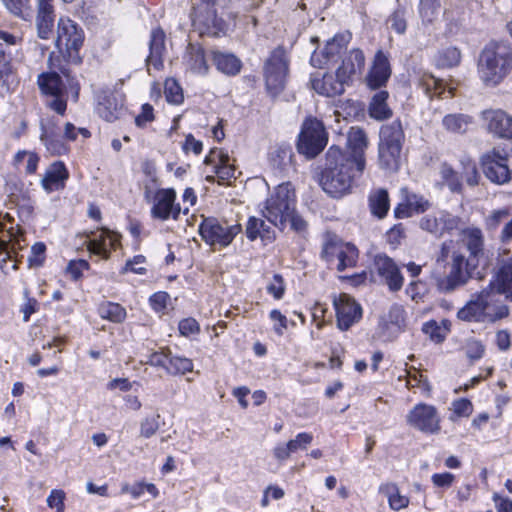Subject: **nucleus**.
Here are the masks:
<instances>
[{
    "mask_svg": "<svg viewBox=\"0 0 512 512\" xmlns=\"http://www.w3.org/2000/svg\"><path fill=\"white\" fill-rule=\"evenodd\" d=\"M362 173L339 147L331 146L326 153V168L320 185L331 197L340 198L350 192L355 179Z\"/></svg>",
    "mask_w": 512,
    "mask_h": 512,
    "instance_id": "obj_1",
    "label": "nucleus"
},
{
    "mask_svg": "<svg viewBox=\"0 0 512 512\" xmlns=\"http://www.w3.org/2000/svg\"><path fill=\"white\" fill-rule=\"evenodd\" d=\"M512 69V53L507 45L499 42L489 43L481 52L478 70L486 85L499 84Z\"/></svg>",
    "mask_w": 512,
    "mask_h": 512,
    "instance_id": "obj_2",
    "label": "nucleus"
},
{
    "mask_svg": "<svg viewBox=\"0 0 512 512\" xmlns=\"http://www.w3.org/2000/svg\"><path fill=\"white\" fill-rule=\"evenodd\" d=\"M508 314L509 309L506 305H498L496 293L485 288L458 311L457 317L467 322H494L507 317Z\"/></svg>",
    "mask_w": 512,
    "mask_h": 512,
    "instance_id": "obj_3",
    "label": "nucleus"
},
{
    "mask_svg": "<svg viewBox=\"0 0 512 512\" xmlns=\"http://www.w3.org/2000/svg\"><path fill=\"white\" fill-rule=\"evenodd\" d=\"M295 209V191L290 183L278 185L266 200L263 216L273 225L283 230Z\"/></svg>",
    "mask_w": 512,
    "mask_h": 512,
    "instance_id": "obj_4",
    "label": "nucleus"
},
{
    "mask_svg": "<svg viewBox=\"0 0 512 512\" xmlns=\"http://www.w3.org/2000/svg\"><path fill=\"white\" fill-rule=\"evenodd\" d=\"M404 142V132L399 120L383 125L380 130L379 161L382 168L396 171Z\"/></svg>",
    "mask_w": 512,
    "mask_h": 512,
    "instance_id": "obj_5",
    "label": "nucleus"
},
{
    "mask_svg": "<svg viewBox=\"0 0 512 512\" xmlns=\"http://www.w3.org/2000/svg\"><path fill=\"white\" fill-rule=\"evenodd\" d=\"M288 70L287 53L282 46H278L271 51L263 66L265 84L270 95L275 97L283 91Z\"/></svg>",
    "mask_w": 512,
    "mask_h": 512,
    "instance_id": "obj_6",
    "label": "nucleus"
},
{
    "mask_svg": "<svg viewBox=\"0 0 512 512\" xmlns=\"http://www.w3.org/2000/svg\"><path fill=\"white\" fill-rule=\"evenodd\" d=\"M477 263L469 260L462 252H454L449 263V272L437 278V288L440 292L450 293L464 286L471 278L472 270Z\"/></svg>",
    "mask_w": 512,
    "mask_h": 512,
    "instance_id": "obj_7",
    "label": "nucleus"
},
{
    "mask_svg": "<svg viewBox=\"0 0 512 512\" xmlns=\"http://www.w3.org/2000/svg\"><path fill=\"white\" fill-rule=\"evenodd\" d=\"M84 41V35L81 28L67 17H61L57 24V38L55 45L68 60L75 63L79 62L78 51Z\"/></svg>",
    "mask_w": 512,
    "mask_h": 512,
    "instance_id": "obj_8",
    "label": "nucleus"
},
{
    "mask_svg": "<svg viewBox=\"0 0 512 512\" xmlns=\"http://www.w3.org/2000/svg\"><path fill=\"white\" fill-rule=\"evenodd\" d=\"M321 257L328 263L338 260L337 270L356 266L358 249L351 243H345L335 235L328 234L323 244Z\"/></svg>",
    "mask_w": 512,
    "mask_h": 512,
    "instance_id": "obj_9",
    "label": "nucleus"
},
{
    "mask_svg": "<svg viewBox=\"0 0 512 512\" xmlns=\"http://www.w3.org/2000/svg\"><path fill=\"white\" fill-rule=\"evenodd\" d=\"M327 133L321 121L308 118L302 127L297 143L298 152L308 158L317 156L327 144Z\"/></svg>",
    "mask_w": 512,
    "mask_h": 512,
    "instance_id": "obj_10",
    "label": "nucleus"
},
{
    "mask_svg": "<svg viewBox=\"0 0 512 512\" xmlns=\"http://www.w3.org/2000/svg\"><path fill=\"white\" fill-rule=\"evenodd\" d=\"M508 155L499 148H493L481 156L480 164L483 173L492 183L502 185L512 180V170L509 168Z\"/></svg>",
    "mask_w": 512,
    "mask_h": 512,
    "instance_id": "obj_11",
    "label": "nucleus"
},
{
    "mask_svg": "<svg viewBox=\"0 0 512 512\" xmlns=\"http://www.w3.org/2000/svg\"><path fill=\"white\" fill-rule=\"evenodd\" d=\"M37 83L43 94L52 97L47 106L58 114L64 115L67 109L65 98L67 89L57 71L41 73Z\"/></svg>",
    "mask_w": 512,
    "mask_h": 512,
    "instance_id": "obj_12",
    "label": "nucleus"
},
{
    "mask_svg": "<svg viewBox=\"0 0 512 512\" xmlns=\"http://www.w3.org/2000/svg\"><path fill=\"white\" fill-rule=\"evenodd\" d=\"M240 231V225L223 226L214 218L204 219L199 227L200 235L207 244L221 247L229 245Z\"/></svg>",
    "mask_w": 512,
    "mask_h": 512,
    "instance_id": "obj_13",
    "label": "nucleus"
},
{
    "mask_svg": "<svg viewBox=\"0 0 512 512\" xmlns=\"http://www.w3.org/2000/svg\"><path fill=\"white\" fill-rule=\"evenodd\" d=\"M214 3L201 4L193 8L191 14L193 26L199 30L200 34L217 36L224 31L225 24L221 18L217 17Z\"/></svg>",
    "mask_w": 512,
    "mask_h": 512,
    "instance_id": "obj_14",
    "label": "nucleus"
},
{
    "mask_svg": "<svg viewBox=\"0 0 512 512\" xmlns=\"http://www.w3.org/2000/svg\"><path fill=\"white\" fill-rule=\"evenodd\" d=\"M407 422L424 433H438L440 419L435 407L427 404L416 405L407 415Z\"/></svg>",
    "mask_w": 512,
    "mask_h": 512,
    "instance_id": "obj_15",
    "label": "nucleus"
},
{
    "mask_svg": "<svg viewBox=\"0 0 512 512\" xmlns=\"http://www.w3.org/2000/svg\"><path fill=\"white\" fill-rule=\"evenodd\" d=\"M333 304L336 310L337 326L342 331L348 330L362 317L361 306L348 294L343 293L335 297Z\"/></svg>",
    "mask_w": 512,
    "mask_h": 512,
    "instance_id": "obj_16",
    "label": "nucleus"
},
{
    "mask_svg": "<svg viewBox=\"0 0 512 512\" xmlns=\"http://www.w3.org/2000/svg\"><path fill=\"white\" fill-rule=\"evenodd\" d=\"M176 192L172 188L159 189L155 192L154 202L151 208V215L155 219L165 221L172 217L177 220L181 208L179 204H175Z\"/></svg>",
    "mask_w": 512,
    "mask_h": 512,
    "instance_id": "obj_17",
    "label": "nucleus"
},
{
    "mask_svg": "<svg viewBox=\"0 0 512 512\" xmlns=\"http://www.w3.org/2000/svg\"><path fill=\"white\" fill-rule=\"evenodd\" d=\"M348 151L344 152L350 161L357 166V171L365 169V150L368 146V138L365 131L359 127H352L347 136Z\"/></svg>",
    "mask_w": 512,
    "mask_h": 512,
    "instance_id": "obj_18",
    "label": "nucleus"
},
{
    "mask_svg": "<svg viewBox=\"0 0 512 512\" xmlns=\"http://www.w3.org/2000/svg\"><path fill=\"white\" fill-rule=\"evenodd\" d=\"M391 73L392 70L388 56L382 50H378L366 76L367 86L373 90L384 87Z\"/></svg>",
    "mask_w": 512,
    "mask_h": 512,
    "instance_id": "obj_19",
    "label": "nucleus"
},
{
    "mask_svg": "<svg viewBox=\"0 0 512 512\" xmlns=\"http://www.w3.org/2000/svg\"><path fill=\"white\" fill-rule=\"evenodd\" d=\"M377 273L381 276L389 289L398 291L403 285V277L399 267L390 257L386 255H377L374 260Z\"/></svg>",
    "mask_w": 512,
    "mask_h": 512,
    "instance_id": "obj_20",
    "label": "nucleus"
},
{
    "mask_svg": "<svg viewBox=\"0 0 512 512\" xmlns=\"http://www.w3.org/2000/svg\"><path fill=\"white\" fill-rule=\"evenodd\" d=\"M487 129L499 138L512 139V117L502 110H485L482 113Z\"/></svg>",
    "mask_w": 512,
    "mask_h": 512,
    "instance_id": "obj_21",
    "label": "nucleus"
},
{
    "mask_svg": "<svg viewBox=\"0 0 512 512\" xmlns=\"http://www.w3.org/2000/svg\"><path fill=\"white\" fill-rule=\"evenodd\" d=\"M487 289L496 293V299L504 294L507 299L512 301V258L503 260L499 264V268Z\"/></svg>",
    "mask_w": 512,
    "mask_h": 512,
    "instance_id": "obj_22",
    "label": "nucleus"
},
{
    "mask_svg": "<svg viewBox=\"0 0 512 512\" xmlns=\"http://www.w3.org/2000/svg\"><path fill=\"white\" fill-rule=\"evenodd\" d=\"M347 40L343 35H337L328 41L321 51H314L311 56V64L314 67L322 68L336 58L346 49Z\"/></svg>",
    "mask_w": 512,
    "mask_h": 512,
    "instance_id": "obj_23",
    "label": "nucleus"
},
{
    "mask_svg": "<svg viewBox=\"0 0 512 512\" xmlns=\"http://www.w3.org/2000/svg\"><path fill=\"white\" fill-rule=\"evenodd\" d=\"M459 246L462 245L469 252L468 259L478 264V258L484 253V236L477 227H468L461 231Z\"/></svg>",
    "mask_w": 512,
    "mask_h": 512,
    "instance_id": "obj_24",
    "label": "nucleus"
},
{
    "mask_svg": "<svg viewBox=\"0 0 512 512\" xmlns=\"http://www.w3.org/2000/svg\"><path fill=\"white\" fill-rule=\"evenodd\" d=\"M364 65L363 52L360 49H353L345 56L342 65L337 69V77L348 84L355 75L362 72Z\"/></svg>",
    "mask_w": 512,
    "mask_h": 512,
    "instance_id": "obj_25",
    "label": "nucleus"
},
{
    "mask_svg": "<svg viewBox=\"0 0 512 512\" xmlns=\"http://www.w3.org/2000/svg\"><path fill=\"white\" fill-rule=\"evenodd\" d=\"M118 244V234L108 229H101V232L88 242V250L103 259H108L111 249H116Z\"/></svg>",
    "mask_w": 512,
    "mask_h": 512,
    "instance_id": "obj_26",
    "label": "nucleus"
},
{
    "mask_svg": "<svg viewBox=\"0 0 512 512\" xmlns=\"http://www.w3.org/2000/svg\"><path fill=\"white\" fill-rule=\"evenodd\" d=\"M311 85L318 94L333 97L344 92L346 83L337 77V74H324L322 77L313 76Z\"/></svg>",
    "mask_w": 512,
    "mask_h": 512,
    "instance_id": "obj_27",
    "label": "nucleus"
},
{
    "mask_svg": "<svg viewBox=\"0 0 512 512\" xmlns=\"http://www.w3.org/2000/svg\"><path fill=\"white\" fill-rule=\"evenodd\" d=\"M166 35L163 29L157 27L152 30L149 49L150 53L147 57V66H153L156 70H160L163 67V56L166 51L165 47Z\"/></svg>",
    "mask_w": 512,
    "mask_h": 512,
    "instance_id": "obj_28",
    "label": "nucleus"
},
{
    "mask_svg": "<svg viewBox=\"0 0 512 512\" xmlns=\"http://www.w3.org/2000/svg\"><path fill=\"white\" fill-rule=\"evenodd\" d=\"M69 177V172L63 162H54L46 171L42 186L47 192L63 189Z\"/></svg>",
    "mask_w": 512,
    "mask_h": 512,
    "instance_id": "obj_29",
    "label": "nucleus"
},
{
    "mask_svg": "<svg viewBox=\"0 0 512 512\" xmlns=\"http://www.w3.org/2000/svg\"><path fill=\"white\" fill-rule=\"evenodd\" d=\"M98 114L104 120L113 122L124 113V105L113 93H104L98 103Z\"/></svg>",
    "mask_w": 512,
    "mask_h": 512,
    "instance_id": "obj_30",
    "label": "nucleus"
},
{
    "mask_svg": "<svg viewBox=\"0 0 512 512\" xmlns=\"http://www.w3.org/2000/svg\"><path fill=\"white\" fill-rule=\"evenodd\" d=\"M212 60L216 68L226 75H236L242 67L240 59L230 53L213 51Z\"/></svg>",
    "mask_w": 512,
    "mask_h": 512,
    "instance_id": "obj_31",
    "label": "nucleus"
},
{
    "mask_svg": "<svg viewBox=\"0 0 512 512\" xmlns=\"http://www.w3.org/2000/svg\"><path fill=\"white\" fill-rule=\"evenodd\" d=\"M472 123L473 118L463 113L447 114L442 119V126L452 134H465Z\"/></svg>",
    "mask_w": 512,
    "mask_h": 512,
    "instance_id": "obj_32",
    "label": "nucleus"
},
{
    "mask_svg": "<svg viewBox=\"0 0 512 512\" xmlns=\"http://www.w3.org/2000/svg\"><path fill=\"white\" fill-rule=\"evenodd\" d=\"M368 203L374 216L380 219L385 217L390 207L388 191L384 188L372 190L368 197Z\"/></svg>",
    "mask_w": 512,
    "mask_h": 512,
    "instance_id": "obj_33",
    "label": "nucleus"
},
{
    "mask_svg": "<svg viewBox=\"0 0 512 512\" xmlns=\"http://www.w3.org/2000/svg\"><path fill=\"white\" fill-rule=\"evenodd\" d=\"M379 491L388 498L389 507L392 510L399 511L408 507L410 502L409 498L400 494L399 488L396 484H383L379 487Z\"/></svg>",
    "mask_w": 512,
    "mask_h": 512,
    "instance_id": "obj_34",
    "label": "nucleus"
},
{
    "mask_svg": "<svg viewBox=\"0 0 512 512\" xmlns=\"http://www.w3.org/2000/svg\"><path fill=\"white\" fill-rule=\"evenodd\" d=\"M388 92L381 90L377 92L369 105V114L377 120H384L391 116L392 112L387 105Z\"/></svg>",
    "mask_w": 512,
    "mask_h": 512,
    "instance_id": "obj_35",
    "label": "nucleus"
},
{
    "mask_svg": "<svg viewBox=\"0 0 512 512\" xmlns=\"http://www.w3.org/2000/svg\"><path fill=\"white\" fill-rule=\"evenodd\" d=\"M41 130L40 139L50 154L60 156L68 152V146L60 139L59 135L49 131L44 125L41 126Z\"/></svg>",
    "mask_w": 512,
    "mask_h": 512,
    "instance_id": "obj_36",
    "label": "nucleus"
},
{
    "mask_svg": "<svg viewBox=\"0 0 512 512\" xmlns=\"http://www.w3.org/2000/svg\"><path fill=\"white\" fill-rule=\"evenodd\" d=\"M48 64L50 69L59 70L67 80V91H71L74 101L78 100L80 85L77 80L70 76L68 69H66L62 65V61L59 56H55L54 53H51L48 59Z\"/></svg>",
    "mask_w": 512,
    "mask_h": 512,
    "instance_id": "obj_37",
    "label": "nucleus"
},
{
    "mask_svg": "<svg viewBox=\"0 0 512 512\" xmlns=\"http://www.w3.org/2000/svg\"><path fill=\"white\" fill-rule=\"evenodd\" d=\"M440 9V0H420L419 15L422 24L425 26L433 24L439 16Z\"/></svg>",
    "mask_w": 512,
    "mask_h": 512,
    "instance_id": "obj_38",
    "label": "nucleus"
},
{
    "mask_svg": "<svg viewBox=\"0 0 512 512\" xmlns=\"http://www.w3.org/2000/svg\"><path fill=\"white\" fill-rule=\"evenodd\" d=\"M418 84L430 98L441 97L445 92L443 81L435 78L432 74L423 73L418 79Z\"/></svg>",
    "mask_w": 512,
    "mask_h": 512,
    "instance_id": "obj_39",
    "label": "nucleus"
},
{
    "mask_svg": "<svg viewBox=\"0 0 512 512\" xmlns=\"http://www.w3.org/2000/svg\"><path fill=\"white\" fill-rule=\"evenodd\" d=\"M449 323L448 321H442L441 324L437 323L434 320L426 322L423 324L422 331L429 336V338L435 343H442L448 332H449Z\"/></svg>",
    "mask_w": 512,
    "mask_h": 512,
    "instance_id": "obj_40",
    "label": "nucleus"
},
{
    "mask_svg": "<svg viewBox=\"0 0 512 512\" xmlns=\"http://www.w3.org/2000/svg\"><path fill=\"white\" fill-rule=\"evenodd\" d=\"M189 67L193 72L198 74H206L208 72L204 50L201 47L190 46Z\"/></svg>",
    "mask_w": 512,
    "mask_h": 512,
    "instance_id": "obj_41",
    "label": "nucleus"
},
{
    "mask_svg": "<svg viewBox=\"0 0 512 512\" xmlns=\"http://www.w3.org/2000/svg\"><path fill=\"white\" fill-rule=\"evenodd\" d=\"M461 52L456 47H447L438 52L436 62L439 67L451 68L459 65Z\"/></svg>",
    "mask_w": 512,
    "mask_h": 512,
    "instance_id": "obj_42",
    "label": "nucleus"
},
{
    "mask_svg": "<svg viewBox=\"0 0 512 512\" xmlns=\"http://www.w3.org/2000/svg\"><path fill=\"white\" fill-rule=\"evenodd\" d=\"M99 314L102 318L116 323L124 321L126 317L125 309L120 304L113 302L101 304L99 307Z\"/></svg>",
    "mask_w": 512,
    "mask_h": 512,
    "instance_id": "obj_43",
    "label": "nucleus"
},
{
    "mask_svg": "<svg viewBox=\"0 0 512 512\" xmlns=\"http://www.w3.org/2000/svg\"><path fill=\"white\" fill-rule=\"evenodd\" d=\"M5 7L16 17L28 19L32 15L30 0H2Z\"/></svg>",
    "mask_w": 512,
    "mask_h": 512,
    "instance_id": "obj_44",
    "label": "nucleus"
},
{
    "mask_svg": "<svg viewBox=\"0 0 512 512\" xmlns=\"http://www.w3.org/2000/svg\"><path fill=\"white\" fill-rule=\"evenodd\" d=\"M419 226L422 230L436 236L441 237L442 232V215L439 217L434 215H426L421 218Z\"/></svg>",
    "mask_w": 512,
    "mask_h": 512,
    "instance_id": "obj_45",
    "label": "nucleus"
},
{
    "mask_svg": "<svg viewBox=\"0 0 512 512\" xmlns=\"http://www.w3.org/2000/svg\"><path fill=\"white\" fill-rule=\"evenodd\" d=\"M193 363L190 359L184 357H171L167 372L171 375L185 374L192 371Z\"/></svg>",
    "mask_w": 512,
    "mask_h": 512,
    "instance_id": "obj_46",
    "label": "nucleus"
},
{
    "mask_svg": "<svg viewBox=\"0 0 512 512\" xmlns=\"http://www.w3.org/2000/svg\"><path fill=\"white\" fill-rule=\"evenodd\" d=\"M164 93L167 101L170 103L179 104L183 101L182 88L173 78H169L165 81Z\"/></svg>",
    "mask_w": 512,
    "mask_h": 512,
    "instance_id": "obj_47",
    "label": "nucleus"
},
{
    "mask_svg": "<svg viewBox=\"0 0 512 512\" xmlns=\"http://www.w3.org/2000/svg\"><path fill=\"white\" fill-rule=\"evenodd\" d=\"M55 15H39L36 16V25L38 36L42 39H48L54 27Z\"/></svg>",
    "mask_w": 512,
    "mask_h": 512,
    "instance_id": "obj_48",
    "label": "nucleus"
},
{
    "mask_svg": "<svg viewBox=\"0 0 512 512\" xmlns=\"http://www.w3.org/2000/svg\"><path fill=\"white\" fill-rule=\"evenodd\" d=\"M442 179L452 192H461L462 183L458 174L448 165H443L441 168Z\"/></svg>",
    "mask_w": 512,
    "mask_h": 512,
    "instance_id": "obj_49",
    "label": "nucleus"
},
{
    "mask_svg": "<svg viewBox=\"0 0 512 512\" xmlns=\"http://www.w3.org/2000/svg\"><path fill=\"white\" fill-rule=\"evenodd\" d=\"M463 164V177L465 178L466 183L471 186H477L481 179V176L478 172L476 164L471 160H466L462 162Z\"/></svg>",
    "mask_w": 512,
    "mask_h": 512,
    "instance_id": "obj_50",
    "label": "nucleus"
},
{
    "mask_svg": "<svg viewBox=\"0 0 512 512\" xmlns=\"http://www.w3.org/2000/svg\"><path fill=\"white\" fill-rule=\"evenodd\" d=\"M454 252H461L458 242L453 240L443 242L436 256V263L438 265H444L448 257L452 258Z\"/></svg>",
    "mask_w": 512,
    "mask_h": 512,
    "instance_id": "obj_51",
    "label": "nucleus"
},
{
    "mask_svg": "<svg viewBox=\"0 0 512 512\" xmlns=\"http://www.w3.org/2000/svg\"><path fill=\"white\" fill-rule=\"evenodd\" d=\"M405 200L407 201L412 213H423L431 206L427 199L417 194H407Z\"/></svg>",
    "mask_w": 512,
    "mask_h": 512,
    "instance_id": "obj_52",
    "label": "nucleus"
},
{
    "mask_svg": "<svg viewBox=\"0 0 512 512\" xmlns=\"http://www.w3.org/2000/svg\"><path fill=\"white\" fill-rule=\"evenodd\" d=\"M387 321L396 326L398 330H402L405 327V310L403 306L398 304L391 306L387 315Z\"/></svg>",
    "mask_w": 512,
    "mask_h": 512,
    "instance_id": "obj_53",
    "label": "nucleus"
},
{
    "mask_svg": "<svg viewBox=\"0 0 512 512\" xmlns=\"http://www.w3.org/2000/svg\"><path fill=\"white\" fill-rule=\"evenodd\" d=\"M485 351V346L477 339H469L465 344V353L470 360L480 359Z\"/></svg>",
    "mask_w": 512,
    "mask_h": 512,
    "instance_id": "obj_54",
    "label": "nucleus"
},
{
    "mask_svg": "<svg viewBox=\"0 0 512 512\" xmlns=\"http://www.w3.org/2000/svg\"><path fill=\"white\" fill-rule=\"evenodd\" d=\"M46 253V245L43 242L35 243L31 248V255L29 256V265L39 267L44 263Z\"/></svg>",
    "mask_w": 512,
    "mask_h": 512,
    "instance_id": "obj_55",
    "label": "nucleus"
},
{
    "mask_svg": "<svg viewBox=\"0 0 512 512\" xmlns=\"http://www.w3.org/2000/svg\"><path fill=\"white\" fill-rule=\"evenodd\" d=\"M159 415L145 418L140 425V435L144 438H150L159 429Z\"/></svg>",
    "mask_w": 512,
    "mask_h": 512,
    "instance_id": "obj_56",
    "label": "nucleus"
},
{
    "mask_svg": "<svg viewBox=\"0 0 512 512\" xmlns=\"http://www.w3.org/2000/svg\"><path fill=\"white\" fill-rule=\"evenodd\" d=\"M235 172L236 169L231 164L215 166V174L219 184L229 183L231 179H236Z\"/></svg>",
    "mask_w": 512,
    "mask_h": 512,
    "instance_id": "obj_57",
    "label": "nucleus"
},
{
    "mask_svg": "<svg viewBox=\"0 0 512 512\" xmlns=\"http://www.w3.org/2000/svg\"><path fill=\"white\" fill-rule=\"evenodd\" d=\"M389 22L391 23L392 29H394L399 34H403L407 27L404 8L396 9L390 16Z\"/></svg>",
    "mask_w": 512,
    "mask_h": 512,
    "instance_id": "obj_58",
    "label": "nucleus"
},
{
    "mask_svg": "<svg viewBox=\"0 0 512 512\" xmlns=\"http://www.w3.org/2000/svg\"><path fill=\"white\" fill-rule=\"evenodd\" d=\"M312 440L313 436L311 434L306 432L299 433L294 439L288 441V449L292 450L293 453L298 450H304L311 444Z\"/></svg>",
    "mask_w": 512,
    "mask_h": 512,
    "instance_id": "obj_59",
    "label": "nucleus"
},
{
    "mask_svg": "<svg viewBox=\"0 0 512 512\" xmlns=\"http://www.w3.org/2000/svg\"><path fill=\"white\" fill-rule=\"evenodd\" d=\"M509 214V210L506 208L493 211L486 218L487 228L492 230L496 229L500 225V223H502L504 220L508 218Z\"/></svg>",
    "mask_w": 512,
    "mask_h": 512,
    "instance_id": "obj_60",
    "label": "nucleus"
},
{
    "mask_svg": "<svg viewBox=\"0 0 512 512\" xmlns=\"http://www.w3.org/2000/svg\"><path fill=\"white\" fill-rule=\"evenodd\" d=\"M12 73L11 54L3 44L0 43V77L8 76Z\"/></svg>",
    "mask_w": 512,
    "mask_h": 512,
    "instance_id": "obj_61",
    "label": "nucleus"
},
{
    "mask_svg": "<svg viewBox=\"0 0 512 512\" xmlns=\"http://www.w3.org/2000/svg\"><path fill=\"white\" fill-rule=\"evenodd\" d=\"M145 257L143 255H136L133 259L128 260L125 266L122 269V273H126L128 271L137 273V274H145L146 268L142 265L145 262Z\"/></svg>",
    "mask_w": 512,
    "mask_h": 512,
    "instance_id": "obj_62",
    "label": "nucleus"
},
{
    "mask_svg": "<svg viewBox=\"0 0 512 512\" xmlns=\"http://www.w3.org/2000/svg\"><path fill=\"white\" fill-rule=\"evenodd\" d=\"M65 493L62 490H53L47 499L50 508H55L57 512L64 511Z\"/></svg>",
    "mask_w": 512,
    "mask_h": 512,
    "instance_id": "obj_63",
    "label": "nucleus"
},
{
    "mask_svg": "<svg viewBox=\"0 0 512 512\" xmlns=\"http://www.w3.org/2000/svg\"><path fill=\"white\" fill-rule=\"evenodd\" d=\"M264 227V221L259 218L250 217L246 225V235L251 241L255 240L259 234L261 228Z\"/></svg>",
    "mask_w": 512,
    "mask_h": 512,
    "instance_id": "obj_64",
    "label": "nucleus"
}]
</instances>
